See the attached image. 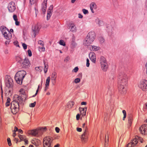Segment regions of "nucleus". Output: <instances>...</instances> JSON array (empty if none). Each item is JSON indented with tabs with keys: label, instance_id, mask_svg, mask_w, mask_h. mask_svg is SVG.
<instances>
[{
	"label": "nucleus",
	"instance_id": "c03bdc74",
	"mask_svg": "<svg viewBox=\"0 0 147 147\" xmlns=\"http://www.w3.org/2000/svg\"><path fill=\"white\" fill-rule=\"evenodd\" d=\"M38 44L42 45V46H44V42L40 40H39L38 41Z\"/></svg>",
	"mask_w": 147,
	"mask_h": 147
},
{
	"label": "nucleus",
	"instance_id": "de8ad7c7",
	"mask_svg": "<svg viewBox=\"0 0 147 147\" xmlns=\"http://www.w3.org/2000/svg\"><path fill=\"white\" fill-rule=\"evenodd\" d=\"M28 55L29 57H31L32 55V52L29 49L28 51Z\"/></svg>",
	"mask_w": 147,
	"mask_h": 147
},
{
	"label": "nucleus",
	"instance_id": "423d86ee",
	"mask_svg": "<svg viewBox=\"0 0 147 147\" xmlns=\"http://www.w3.org/2000/svg\"><path fill=\"white\" fill-rule=\"evenodd\" d=\"M82 127L84 128H85L84 132L82 135L81 138V140L83 142H85L87 139L88 138V134L87 130L88 128L87 123H85L82 124Z\"/></svg>",
	"mask_w": 147,
	"mask_h": 147
},
{
	"label": "nucleus",
	"instance_id": "3c124183",
	"mask_svg": "<svg viewBox=\"0 0 147 147\" xmlns=\"http://www.w3.org/2000/svg\"><path fill=\"white\" fill-rule=\"evenodd\" d=\"M90 65L89 60L88 59H86V66L87 67H89Z\"/></svg>",
	"mask_w": 147,
	"mask_h": 147
},
{
	"label": "nucleus",
	"instance_id": "6ab92c4d",
	"mask_svg": "<svg viewBox=\"0 0 147 147\" xmlns=\"http://www.w3.org/2000/svg\"><path fill=\"white\" fill-rule=\"evenodd\" d=\"M90 9L92 13H94L93 11V9H96L97 8V6L96 4L94 2H92L90 5Z\"/></svg>",
	"mask_w": 147,
	"mask_h": 147
},
{
	"label": "nucleus",
	"instance_id": "8fccbe9b",
	"mask_svg": "<svg viewBox=\"0 0 147 147\" xmlns=\"http://www.w3.org/2000/svg\"><path fill=\"white\" fill-rule=\"evenodd\" d=\"M39 49L42 51H45V48L44 47V46L42 47H39Z\"/></svg>",
	"mask_w": 147,
	"mask_h": 147
},
{
	"label": "nucleus",
	"instance_id": "72a5a7b5",
	"mask_svg": "<svg viewBox=\"0 0 147 147\" xmlns=\"http://www.w3.org/2000/svg\"><path fill=\"white\" fill-rule=\"evenodd\" d=\"M98 39L100 42V43H103L105 41L104 39L102 37H100L98 38Z\"/></svg>",
	"mask_w": 147,
	"mask_h": 147
},
{
	"label": "nucleus",
	"instance_id": "864d4df0",
	"mask_svg": "<svg viewBox=\"0 0 147 147\" xmlns=\"http://www.w3.org/2000/svg\"><path fill=\"white\" fill-rule=\"evenodd\" d=\"M22 46L24 49H27V45L24 43H23L22 44Z\"/></svg>",
	"mask_w": 147,
	"mask_h": 147
},
{
	"label": "nucleus",
	"instance_id": "6e6d98bb",
	"mask_svg": "<svg viewBox=\"0 0 147 147\" xmlns=\"http://www.w3.org/2000/svg\"><path fill=\"white\" fill-rule=\"evenodd\" d=\"M39 87H40V85H39L38 86V89H37V90L36 91V93L33 96V97H35L37 94L38 93V89H39Z\"/></svg>",
	"mask_w": 147,
	"mask_h": 147
},
{
	"label": "nucleus",
	"instance_id": "0eeeda50",
	"mask_svg": "<svg viewBox=\"0 0 147 147\" xmlns=\"http://www.w3.org/2000/svg\"><path fill=\"white\" fill-rule=\"evenodd\" d=\"M52 140L50 137H46L43 139V147H51V144Z\"/></svg>",
	"mask_w": 147,
	"mask_h": 147
},
{
	"label": "nucleus",
	"instance_id": "a211bd4d",
	"mask_svg": "<svg viewBox=\"0 0 147 147\" xmlns=\"http://www.w3.org/2000/svg\"><path fill=\"white\" fill-rule=\"evenodd\" d=\"M3 34L4 37L8 40H9L11 38V33L10 34H8L7 31H5V32H3Z\"/></svg>",
	"mask_w": 147,
	"mask_h": 147
},
{
	"label": "nucleus",
	"instance_id": "49530a36",
	"mask_svg": "<svg viewBox=\"0 0 147 147\" xmlns=\"http://www.w3.org/2000/svg\"><path fill=\"white\" fill-rule=\"evenodd\" d=\"M20 92L22 93V94L23 95H26L25 91L23 89H21L20 90Z\"/></svg>",
	"mask_w": 147,
	"mask_h": 147
},
{
	"label": "nucleus",
	"instance_id": "09e8293b",
	"mask_svg": "<svg viewBox=\"0 0 147 147\" xmlns=\"http://www.w3.org/2000/svg\"><path fill=\"white\" fill-rule=\"evenodd\" d=\"M13 19L15 21L18 20V18H17V16L15 14H14L13 15Z\"/></svg>",
	"mask_w": 147,
	"mask_h": 147
},
{
	"label": "nucleus",
	"instance_id": "dca6fc26",
	"mask_svg": "<svg viewBox=\"0 0 147 147\" xmlns=\"http://www.w3.org/2000/svg\"><path fill=\"white\" fill-rule=\"evenodd\" d=\"M89 56L92 61L94 63H95L96 61V57L95 54L93 52H91L89 54Z\"/></svg>",
	"mask_w": 147,
	"mask_h": 147
},
{
	"label": "nucleus",
	"instance_id": "c756f323",
	"mask_svg": "<svg viewBox=\"0 0 147 147\" xmlns=\"http://www.w3.org/2000/svg\"><path fill=\"white\" fill-rule=\"evenodd\" d=\"M50 80V77H48L46 80V82L45 84V85L47 86H49V84Z\"/></svg>",
	"mask_w": 147,
	"mask_h": 147
},
{
	"label": "nucleus",
	"instance_id": "473e14b6",
	"mask_svg": "<svg viewBox=\"0 0 147 147\" xmlns=\"http://www.w3.org/2000/svg\"><path fill=\"white\" fill-rule=\"evenodd\" d=\"M10 99L9 98H7V100L6 102L5 103V105L6 107L8 106L10 104Z\"/></svg>",
	"mask_w": 147,
	"mask_h": 147
},
{
	"label": "nucleus",
	"instance_id": "4d7b16f0",
	"mask_svg": "<svg viewBox=\"0 0 147 147\" xmlns=\"http://www.w3.org/2000/svg\"><path fill=\"white\" fill-rule=\"evenodd\" d=\"M133 146V144L131 142L130 143H129L127 145V147H131Z\"/></svg>",
	"mask_w": 147,
	"mask_h": 147
},
{
	"label": "nucleus",
	"instance_id": "c9c22d12",
	"mask_svg": "<svg viewBox=\"0 0 147 147\" xmlns=\"http://www.w3.org/2000/svg\"><path fill=\"white\" fill-rule=\"evenodd\" d=\"M19 137L21 141H24V139L25 138V136H23L22 135H20L19 136Z\"/></svg>",
	"mask_w": 147,
	"mask_h": 147
},
{
	"label": "nucleus",
	"instance_id": "79ce46f5",
	"mask_svg": "<svg viewBox=\"0 0 147 147\" xmlns=\"http://www.w3.org/2000/svg\"><path fill=\"white\" fill-rule=\"evenodd\" d=\"M36 0H30V3L31 5L34 4L36 3Z\"/></svg>",
	"mask_w": 147,
	"mask_h": 147
},
{
	"label": "nucleus",
	"instance_id": "9d476101",
	"mask_svg": "<svg viewBox=\"0 0 147 147\" xmlns=\"http://www.w3.org/2000/svg\"><path fill=\"white\" fill-rule=\"evenodd\" d=\"M139 130L141 134L147 135V124L142 125L140 127Z\"/></svg>",
	"mask_w": 147,
	"mask_h": 147
},
{
	"label": "nucleus",
	"instance_id": "4c0bfd02",
	"mask_svg": "<svg viewBox=\"0 0 147 147\" xmlns=\"http://www.w3.org/2000/svg\"><path fill=\"white\" fill-rule=\"evenodd\" d=\"M80 78H78L75 79L74 80V82L76 84H77L80 82Z\"/></svg>",
	"mask_w": 147,
	"mask_h": 147
},
{
	"label": "nucleus",
	"instance_id": "1a4fd4ad",
	"mask_svg": "<svg viewBox=\"0 0 147 147\" xmlns=\"http://www.w3.org/2000/svg\"><path fill=\"white\" fill-rule=\"evenodd\" d=\"M7 8L10 12H13L16 9V5L15 3L13 2H11L9 3Z\"/></svg>",
	"mask_w": 147,
	"mask_h": 147
},
{
	"label": "nucleus",
	"instance_id": "7c9ffc66",
	"mask_svg": "<svg viewBox=\"0 0 147 147\" xmlns=\"http://www.w3.org/2000/svg\"><path fill=\"white\" fill-rule=\"evenodd\" d=\"M131 142L133 144V146H134L137 144L138 142V141L136 139H134L132 140Z\"/></svg>",
	"mask_w": 147,
	"mask_h": 147
},
{
	"label": "nucleus",
	"instance_id": "a878e982",
	"mask_svg": "<svg viewBox=\"0 0 147 147\" xmlns=\"http://www.w3.org/2000/svg\"><path fill=\"white\" fill-rule=\"evenodd\" d=\"M16 61L18 64H20L21 66V64L23 62V59L19 56L16 57Z\"/></svg>",
	"mask_w": 147,
	"mask_h": 147
},
{
	"label": "nucleus",
	"instance_id": "f704fd0d",
	"mask_svg": "<svg viewBox=\"0 0 147 147\" xmlns=\"http://www.w3.org/2000/svg\"><path fill=\"white\" fill-rule=\"evenodd\" d=\"M123 113V120H124L125 119V118L126 117V112L125 110H123L122 111Z\"/></svg>",
	"mask_w": 147,
	"mask_h": 147
},
{
	"label": "nucleus",
	"instance_id": "7ed1b4c3",
	"mask_svg": "<svg viewBox=\"0 0 147 147\" xmlns=\"http://www.w3.org/2000/svg\"><path fill=\"white\" fill-rule=\"evenodd\" d=\"M95 37L94 32H90L88 33L84 41V45L86 46H89L94 41Z\"/></svg>",
	"mask_w": 147,
	"mask_h": 147
},
{
	"label": "nucleus",
	"instance_id": "2eb2a0df",
	"mask_svg": "<svg viewBox=\"0 0 147 147\" xmlns=\"http://www.w3.org/2000/svg\"><path fill=\"white\" fill-rule=\"evenodd\" d=\"M5 84L6 87L8 88L12 87L13 86L12 80L11 79H9L7 80L6 81Z\"/></svg>",
	"mask_w": 147,
	"mask_h": 147
},
{
	"label": "nucleus",
	"instance_id": "ddd939ff",
	"mask_svg": "<svg viewBox=\"0 0 147 147\" xmlns=\"http://www.w3.org/2000/svg\"><path fill=\"white\" fill-rule=\"evenodd\" d=\"M32 29L35 37L36 34L38 32L39 30L38 25V24L33 25L32 26Z\"/></svg>",
	"mask_w": 147,
	"mask_h": 147
},
{
	"label": "nucleus",
	"instance_id": "f8f14e48",
	"mask_svg": "<svg viewBox=\"0 0 147 147\" xmlns=\"http://www.w3.org/2000/svg\"><path fill=\"white\" fill-rule=\"evenodd\" d=\"M53 5H51L47 10V20H49L51 16L52 13L53 11Z\"/></svg>",
	"mask_w": 147,
	"mask_h": 147
},
{
	"label": "nucleus",
	"instance_id": "f3484780",
	"mask_svg": "<svg viewBox=\"0 0 147 147\" xmlns=\"http://www.w3.org/2000/svg\"><path fill=\"white\" fill-rule=\"evenodd\" d=\"M86 109L87 107H86L84 108H79V110L80 115H82V116H85L86 115Z\"/></svg>",
	"mask_w": 147,
	"mask_h": 147
},
{
	"label": "nucleus",
	"instance_id": "f257e3e1",
	"mask_svg": "<svg viewBox=\"0 0 147 147\" xmlns=\"http://www.w3.org/2000/svg\"><path fill=\"white\" fill-rule=\"evenodd\" d=\"M118 78L119 92L122 94H125L126 92V87L128 82V76L125 73L121 72L119 73Z\"/></svg>",
	"mask_w": 147,
	"mask_h": 147
},
{
	"label": "nucleus",
	"instance_id": "e2e57ef3",
	"mask_svg": "<svg viewBox=\"0 0 147 147\" xmlns=\"http://www.w3.org/2000/svg\"><path fill=\"white\" fill-rule=\"evenodd\" d=\"M77 130L78 132H81L82 131V129L81 128L77 127Z\"/></svg>",
	"mask_w": 147,
	"mask_h": 147
},
{
	"label": "nucleus",
	"instance_id": "cd10ccee",
	"mask_svg": "<svg viewBox=\"0 0 147 147\" xmlns=\"http://www.w3.org/2000/svg\"><path fill=\"white\" fill-rule=\"evenodd\" d=\"M107 63L106 59L103 56H101L100 59V64Z\"/></svg>",
	"mask_w": 147,
	"mask_h": 147
},
{
	"label": "nucleus",
	"instance_id": "ea45409f",
	"mask_svg": "<svg viewBox=\"0 0 147 147\" xmlns=\"http://www.w3.org/2000/svg\"><path fill=\"white\" fill-rule=\"evenodd\" d=\"M76 45V44L75 42L74 41L72 40L71 44V46L72 47L74 48L75 47Z\"/></svg>",
	"mask_w": 147,
	"mask_h": 147
},
{
	"label": "nucleus",
	"instance_id": "bb28decb",
	"mask_svg": "<svg viewBox=\"0 0 147 147\" xmlns=\"http://www.w3.org/2000/svg\"><path fill=\"white\" fill-rule=\"evenodd\" d=\"M128 123L129 126H130L131 125L132 122V117L131 115H130L128 117Z\"/></svg>",
	"mask_w": 147,
	"mask_h": 147
},
{
	"label": "nucleus",
	"instance_id": "774afa93",
	"mask_svg": "<svg viewBox=\"0 0 147 147\" xmlns=\"http://www.w3.org/2000/svg\"><path fill=\"white\" fill-rule=\"evenodd\" d=\"M78 17L79 18H83V16L80 14L79 13L78 14Z\"/></svg>",
	"mask_w": 147,
	"mask_h": 147
},
{
	"label": "nucleus",
	"instance_id": "0e129e2a",
	"mask_svg": "<svg viewBox=\"0 0 147 147\" xmlns=\"http://www.w3.org/2000/svg\"><path fill=\"white\" fill-rule=\"evenodd\" d=\"M15 24L17 26H18L20 24V22L18 21V20L15 21Z\"/></svg>",
	"mask_w": 147,
	"mask_h": 147
},
{
	"label": "nucleus",
	"instance_id": "2f4dec72",
	"mask_svg": "<svg viewBox=\"0 0 147 147\" xmlns=\"http://www.w3.org/2000/svg\"><path fill=\"white\" fill-rule=\"evenodd\" d=\"M106 136H105V147H107V144L108 143V142H109V136L107 134V140H106Z\"/></svg>",
	"mask_w": 147,
	"mask_h": 147
},
{
	"label": "nucleus",
	"instance_id": "aec40b11",
	"mask_svg": "<svg viewBox=\"0 0 147 147\" xmlns=\"http://www.w3.org/2000/svg\"><path fill=\"white\" fill-rule=\"evenodd\" d=\"M0 30L2 34L3 33V32H5V31H7L8 34H10V32L9 30L6 27L4 26L0 27Z\"/></svg>",
	"mask_w": 147,
	"mask_h": 147
},
{
	"label": "nucleus",
	"instance_id": "20e7f679",
	"mask_svg": "<svg viewBox=\"0 0 147 147\" xmlns=\"http://www.w3.org/2000/svg\"><path fill=\"white\" fill-rule=\"evenodd\" d=\"M26 74V72L24 70L20 71L17 72L15 76V79L17 83L21 85Z\"/></svg>",
	"mask_w": 147,
	"mask_h": 147
},
{
	"label": "nucleus",
	"instance_id": "13d9d810",
	"mask_svg": "<svg viewBox=\"0 0 147 147\" xmlns=\"http://www.w3.org/2000/svg\"><path fill=\"white\" fill-rule=\"evenodd\" d=\"M103 24V22L102 20H100L99 22L98 23V24L99 26H101Z\"/></svg>",
	"mask_w": 147,
	"mask_h": 147
},
{
	"label": "nucleus",
	"instance_id": "393cba45",
	"mask_svg": "<svg viewBox=\"0 0 147 147\" xmlns=\"http://www.w3.org/2000/svg\"><path fill=\"white\" fill-rule=\"evenodd\" d=\"M69 28L70 29V31L72 32H74L76 31V27L73 24H70L69 27Z\"/></svg>",
	"mask_w": 147,
	"mask_h": 147
},
{
	"label": "nucleus",
	"instance_id": "4be33fe9",
	"mask_svg": "<svg viewBox=\"0 0 147 147\" xmlns=\"http://www.w3.org/2000/svg\"><path fill=\"white\" fill-rule=\"evenodd\" d=\"M56 78V73L55 72H53L52 74L51 78L53 83H54L53 84H54V83H55Z\"/></svg>",
	"mask_w": 147,
	"mask_h": 147
},
{
	"label": "nucleus",
	"instance_id": "052dcab7",
	"mask_svg": "<svg viewBox=\"0 0 147 147\" xmlns=\"http://www.w3.org/2000/svg\"><path fill=\"white\" fill-rule=\"evenodd\" d=\"M80 117V115L79 114H78L76 116V118L77 120H78L79 119Z\"/></svg>",
	"mask_w": 147,
	"mask_h": 147
},
{
	"label": "nucleus",
	"instance_id": "39448f33",
	"mask_svg": "<svg viewBox=\"0 0 147 147\" xmlns=\"http://www.w3.org/2000/svg\"><path fill=\"white\" fill-rule=\"evenodd\" d=\"M46 127H42L38 129H33L30 131L29 133L33 136H37L39 134H42L43 132L46 131Z\"/></svg>",
	"mask_w": 147,
	"mask_h": 147
},
{
	"label": "nucleus",
	"instance_id": "5fc2aeb1",
	"mask_svg": "<svg viewBox=\"0 0 147 147\" xmlns=\"http://www.w3.org/2000/svg\"><path fill=\"white\" fill-rule=\"evenodd\" d=\"M70 58L69 57H67L65 59H64V61L66 62H67L69 60Z\"/></svg>",
	"mask_w": 147,
	"mask_h": 147
},
{
	"label": "nucleus",
	"instance_id": "37998d69",
	"mask_svg": "<svg viewBox=\"0 0 147 147\" xmlns=\"http://www.w3.org/2000/svg\"><path fill=\"white\" fill-rule=\"evenodd\" d=\"M7 142H8V145L9 146H11V140H10V138H7Z\"/></svg>",
	"mask_w": 147,
	"mask_h": 147
},
{
	"label": "nucleus",
	"instance_id": "69168bd1",
	"mask_svg": "<svg viewBox=\"0 0 147 147\" xmlns=\"http://www.w3.org/2000/svg\"><path fill=\"white\" fill-rule=\"evenodd\" d=\"M82 74L81 73H79L78 75V77L80 78H82Z\"/></svg>",
	"mask_w": 147,
	"mask_h": 147
},
{
	"label": "nucleus",
	"instance_id": "680f3d73",
	"mask_svg": "<svg viewBox=\"0 0 147 147\" xmlns=\"http://www.w3.org/2000/svg\"><path fill=\"white\" fill-rule=\"evenodd\" d=\"M100 20L98 18H97L95 20V22L97 24H98L99 21Z\"/></svg>",
	"mask_w": 147,
	"mask_h": 147
},
{
	"label": "nucleus",
	"instance_id": "c85d7f7f",
	"mask_svg": "<svg viewBox=\"0 0 147 147\" xmlns=\"http://www.w3.org/2000/svg\"><path fill=\"white\" fill-rule=\"evenodd\" d=\"M74 102L70 101H69L67 105L68 108L69 109L71 108L74 105Z\"/></svg>",
	"mask_w": 147,
	"mask_h": 147
},
{
	"label": "nucleus",
	"instance_id": "bf43d9fd",
	"mask_svg": "<svg viewBox=\"0 0 147 147\" xmlns=\"http://www.w3.org/2000/svg\"><path fill=\"white\" fill-rule=\"evenodd\" d=\"M55 130L57 133H58L59 132L60 129L58 127H57L55 128Z\"/></svg>",
	"mask_w": 147,
	"mask_h": 147
},
{
	"label": "nucleus",
	"instance_id": "412c9836",
	"mask_svg": "<svg viewBox=\"0 0 147 147\" xmlns=\"http://www.w3.org/2000/svg\"><path fill=\"white\" fill-rule=\"evenodd\" d=\"M101 67L103 71H107L108 68V65L107 63L101 64Z\"/></svg>",
	"mask_w": 147,
	"mask_h": 147
},
{
	"label": "nucleus",
	"instance_id": "5701e85b",
	"mask_svg": "<svg viewBox=\"0 0 147 147\" xmlns=\"http://www.w3.org/2000/svg\"><path fill=\"white\" fill-rule=\"evenodd\" d=\"M89 48L91 51H97L100 49V48L99 47H96L92 45L90 46Z\"/></svg>",
	"mask_w": 147,
	"mask_h": 147
},
{
	"label": "nucleus",
	"instance_id": "e433bc0d",
	"mask_svg": "<svg viewBox=\"0 0 147 147\" xmlns=\"http://www.w3.org/2000/svg\"><path fill=\"white\" fill-rule=\"evenodd\" d=\"M59 44L63 46H65V44L64 41L62 40H60Z\"/></svg>",
	"mask_w": 147,
	"mask_h": 147
},
{
	"label": "nucleus",
	"instance_id": "338daca9",
	"mask_svg": "<svg viewBox=\"0 0 147 147\" xmlns=\"http://www.w3.org/2000/svg\"><path fill=\"white\" fill-rule=\"evenodd\" d=\"M81 104L82 105H86V102H82L81 103Z\"/></svg>",
	"mask_w": 147,
	"mask_h": 147
},
{
	"label": "nucleus",
	"instance_id": "603ef678",
	"mask_svg": "<svg viewBox=\"0 0 147 147\" xmlns=\"http://www.w3.org/2000/svg\"><path fill=\"white\" fill-rule=\"evenodd\" d=\"M13 43H14V45H15L16 46L18 47H19V45L18 44V41H15Z\"/></svg>",
	"mask_w": 147,
	"mask_h": 147
},
{
	"label": "nucleus",
	"instance_id": "b1692460",
	"mask_svg": "<svg viewBox=\"0 0 147 147\" xmlns=\"http://www.w3.org/2000/svg\"><path fill=\"white\" fill-rule=\"evenodd\" d=\"M43 61L44 65V72L45 73H46L49 67L48 63V62L46 61L45 60H44Z\"/></svg>",
	"mask_w": 147,
	"mask_h": 147
},
{
	"label": "nucleus",
	"instance_id": "a19ab883",
	"mask_svg": "<svg viewBox=\"0 0 147 147\" xmlns=\"http://www.w3.org/2000/svg\"><path fill=\"white\" fill-rule=\"evenodd\" d=\"M79 68L78 67H76L72 71L75 73L77 72Z\"/></svg>",
	"mask_w": 147,
	"mask_h": 147
},
{
	"label": "nucleus",
	"instance_id": "9b49d317",
	"mask_svg": "<svg viewBox=\"0 0 147 147\" xmlns=\"http://www.w3.org/2000/svg\"><path fill=\"white\" fill-rule=\"evenodd\" d=\"M30 63L29 59L27 58H25L24 60L21 64V66L24 68H28L30 66Z\"/></svg>",
	"mask_w": 147,
	"mask_h": 147
},
{
	"label": "nucleus",
	"instance_id": "6e6552de",
	"mask_svg": "<svg viewBox=\"0 0 147 147\" xmlns=\"http://www.w3.org/2000/svg\"><path fill=\"white\" fill-rule=\"evenodd\" d=\"M139 87L143 91H147V81L144 80L140 82L139 85Z\"/></svg>",
	"mask_w": 147,
	"mask_h": 147
},
{
	"label": "nucleus",
	"instance_id": "58836bf2",
	"mask_svg": "<svg viewBox=\"0 0 147 147\" xmlns=\"http://www.w3.org/2000/svg\"><path fill=\"white\" fill-rule=\"evenodd\" d=\"M36 102L35 101L33 103L30 104L29 105V106L30 107H35L36 104Z\"/></svg>",
	"mask_w": 147,
	"mask_h": 147
},
{
	"label": "nucleus",
	"instance_id": "a18cd8bd",
	"mask_svg": "<svg viewBox=\"0 0 147 147\" xmlns=\"http://www.w3.org/2000/svg\"><path fill=\"white\" fill-rule=\"evenodd\" d=\"M82 11L83 13L85 14L88 13V10L86 9H83L82 10Z\"/></svg>",
	"mask_w": 147,
	"mask_h": 147
},
{
	"label": "nucleus",
	"instance_id": "4468645a",
	"mask_svg": "<svg viewBox=\"0 0 147 147\" xmlns=\"http://www.w3.org/2000/svg\"><path fill=\"white\" fill-rule=\"evenodd\" d=\"M47 0H44L42 3V13L44 14L46 11V9L47 7Z\"/></svg>",
	"mask_w": 147,
	"mask_h": 147
},
{
	"label": "nucleus",
	"instance_id": "f03ea898",
	"mask_svg": "<svg viewBox=\"0 0 147 147\" xmlns=\"http://www.w3.org/2000/svg\"><path fill=\"white\" fill-rule=\"evenodd\" d=\"M22 96L20 97L18 95H15L13 97V100L11 103V109L13 114H16L19 110V104L22 103L24 98Z\"/></svg>",
	"mask_w": 147,
	"mask_h": 147
}]
</instances>
